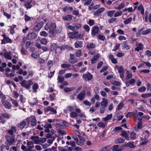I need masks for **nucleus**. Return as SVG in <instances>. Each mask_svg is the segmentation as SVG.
Here are the masks:
<instances>
[{
	"mask_svg": "<svg viewBox=\"0 0 151 151\" xmlns=\"http://www.w3.org/2000/svg\"><path fill=\"white\" fill-rule=\"evenodd\" d=\"M56 28L55 24L54 23H47L45 27V30H47L49 29V33L52 35L54 34Z\"/></svg>",
	"mask_w": 151,
	"mask_h": 151,
	"instance_id": "obj_1",
	"label": "nucleus"
},
{
	"mask_svg": "<svg viewBox=\"0 0 151 151\" xmlns=\"http://www.w3.org/2000/svg\"><path fill=\"white\" fill-rule=\"evenodd\" d=\"M33 84V82L31 80H29L27 81L24 80L20 83L22 86L27 89H29L30 88L31 86Z\"/></svg>",
	"mask_w": 151,
	"mask_h": 151,
	"instance_id": "obj_2",
	"label": "nucleus"
},
{
	"mask_svg": "<svg viewBox=\"0 0 151 151\" xmlns=\"http://www.w3.org/2000/svg\"><path fill=\"white\" fill-rule=\"evenodd\" d=\"M5 138L6 142H7L6 143L9 146L11 145L14 142L15 140L14 136L10 137L8 135H6L5 136Z\"/></svg>",
	"mask_w": 151,
	"mask_h": 151,
	"instance_id": "obj_3",
	"label": "nucleus"
},
{
	"mask_svg": "<svg viewBox=\"0 0 151 151\" xmlns=\"http://www.w3.org/2000/svg\"><path fill=\"white\" fill-rule=\"evenodd\" d=\"M17 129L15 126H12L11 127L10 129L8 130L7 132L11 136H14V134L17 132Z\"/></svg>",
	"mask_w": 151,
	"mask_h": 151,
	"instance_id": "obj_4",
	"label": "nucleus"
},
{
	"mask_svg": "<svg viewBox=\"0 0 151 151\" xmlns=\"http://www.w3.org/2000/svg\"><path fill=\"white\" fill-rule=\"evenodd\" d=\"M99 28L98 26H94L91 30V34L92 36L94 37V36H96L98 34Z\"/></svg>",
	"mask_w": 151,
	"mask_h": 151,
	"instance_id": "obj_5",
	"label": "nucleus"
},
{
	"mask_svg": "<svg viewBox=\"0 0 151 151\" xmlns=\"http://www.w3.org/2000/svg\"><path fill=\"white\" fill-rule=\"evenodd\" d=\"M26 36L28 40H32L36 38L37 35L34 32H32L28 34Z\"/></svg>",
	"mask_w": 151,
	"mask_h": 151,
	"instance_id": "obj_6",
	"label": "nucleus"
},
{
	"mask_svg": "<svg viewBox=\"0 0 151 151\" xmlns=\"http://www.w3.org/2000/svg\"><path fill=\"white\" fill-rule=\"evenodd\" d=\"M1 102L2 104L6 108L10 109L11 108L12 105L7 100L5 99Z\"/></svg>",
	"mask_w": 151,
	"mask_h": 151,
	"instance_id": "obj_7",
	"label": "nucleus"
},
{
	"mask_svg": "<svg viewBox=\"0 0 151 151\" xmlns=\"http://www.w3.org/2000/svg\"><path fill=\"white\" fill-rule=\"evenodd\" d=\"M86 94V92L84 91H81L77 96V98L80 101H81L83 100L85 97Z\"/></svg>",
	"mask_w": 151,
	"mask_h": 151,
	"instance_id": "obj_8",
	"label": "nucleus"
},
{
	"mask_svg": "<svg viewBox=\"0 0 151 151\" xmlns=\"http://www.w3.org/2000/svg\"><path fill=\"white\" fill-rule=\"evenodd\" d=\"M83 78L87 79L88 81H90L92 78L93 76L90 73L88 72L86 74H83Z\"/></svg>",
	"mask_w": 151,
	"mask_h": 151,
	"instance_id": "obj_9",
	"label": "nucleus"
},
{
	"mask_svg": "<svg viewBox=\"0 0 151 151\" xmlns=\"http://www.w3.org/2000/svg\"><path fill=\"white\" fill-rule=\"evenodd\" d=\"M105 10V8L104 7H102L100 8L94 12V14L95 16H99L101 13Z\"/></svg>",
	"mask_w": 151,
	"mask_h": 151,
	"instance_id": "obj_10",
	"label": "nucleus"
},
{
	"mask_svg": "<svg viewBox=\"0 0 151 151\" xmlns=\"http://www.w3.org/2000/svg\"><path fill=\"white\" fill-rule=\"evenodd\" d=\"M44 24L43 22H41L38 23L34 27V29L35 31H39L42 27Z\"/></svg>",
	"mask_w": 151,
	"mask_h": 151,
	"instance_id": "obj_11",
	"label": "nucleus"
},
{
	"mask_svg": "<svg viewBox=\"0 0 151 151\" xmlns=\"http://www.w3.org/2000/svg\"><path fill=\"white\" fill-rule=\"evenodd\" d=\"M44 128L45 129V131L47 133L50 132L49 129L52 128V126L50 124L46 123V124L44 126Z\"/></svg>",
	"mask_w": 151,
	"mask_h": 151,
	"instance_id": "obj_12",
	"label": "nucleus"
},
{
	"mask_svg": "<svg viewBox=\"0 0 151 151\" xmlns=\"http://www.w3.org/2000/svg\"><path fill=\"white\" fill-rule=\"evenodd\" d=\"M44 111L45 113H47L49 111H50L55 114H56L57 113V111L55 109L50 106H48L47 108H45Z\"/></svg>",
	"mask_w": 151,
	"mask_h": 151,
	"instance_id": "obj_13",
	"label": "nucleus"
},
{
	"mask_svg": "<svg viewBox=\"0 0 151 151\" xmlns=\"http://www.w3.org/2000/svg\"><path fill=\"white\" fill-rule=\"evenodd\" d=\"M58 50H63L65 49H68L69 50L73 49V48L69 47L68 45H62L60 47H58Z\"/></svg>",
	"mask_w": 151,
	"mask_h": 151,
	"instance_id": "obj_14",
	"label": "nucleus"
},
{
	"mask_svg": "<svg viewBox=\"0 0 151 151\" xmlns=\"http://www.w3.org/2000/svg\"><path fill=\"white\" fill-rule=\"evenodd\" d=\"M108 103V100L106 99L103 98L102 101L101 102V106H107Z\"/></svg>",
	"mask_w": 151,
	"mask_h": 151,
	"instance_id": "obj_15",
	"label": "nucleus"
},
{
	"mask_svg": "<svg viewBox=\"0 0 151 151\" xmlns=\"http://www.w3.org/2000/svg\"><path fill=\"white\" fill-rule=\"evenodd\" d=\"M79 140L80 141L77 142V145L80 146L83 145V144L84 142L85 141V139L84 138L81 136H79L78 137Z\"/></svg>",
	"mask_w": 151,
	"mask_h": 151,
	"instance_id": "obj_16",
	"label": "nucleus"
},
{
	"mask_svg": "<svg viewBox=\"0 0 151 151\" xmlns=\"http://www.w3.org/2000/svg\"><path fill=\"white\" fill-rule=\"evenodd\" d=\"M76 48L81 47H83V42L79 40L77 41L75 43Z\"/></svg>",
	"mask_w": 151,
	"mask_h": 151,
	"instance_id": "obj_17",
	"label": "nucleus"
},
{
	"mask_svg": "<svg viewBox=\"0 0 151 151\" xmlns=\"http://www.w3.org/2000/svg\"><path fill=\"white\" fill-rule=\"evenodd\" d=\"M114 68L115 69H117L118 70L119 73H122V72H124V68L122 66H119L118 65H116Z\"/></svg>",
	"mask_w": 151,
	"mask_h": 151,
	"instance_id": "obj_18",
	"label": "nucleus"
},
{
	"mask_svg": "<svg viewBox=\"0 0 151 151\" xmlns=\"http://www.w3.org/2000/svg\"><path fill=\"white\" fill-rule=\"evenodd\" d=\"M6 145L4 144L2 145L1 146V151H3L4 149H6V150H8L9 149V145L6 143Z\"/></svg>",
	"mask_w": 151,
	"mask_h": 151,
	"instance_id": "obj_19",
	"label": "nucleus"
},
{
	"mask_svg": "<svg viewBox=\"0 0 151 151\" xmlns=\"http://www.w3.org/2000/svg\"><path fill=\"white\" fill-rule=\"evenodd\" d=\"M57 44L55 43H53L51 46V50H55L56 52H57V50H58Z\"/></svg>",
	"mask_w": 151,
	"mask_h": 151,
	"instance_id": "obj_20",
	"label": "nucleus"
},
{
	"mask_svg": "<svg viewBox=\"0 0 151 151\" xmlns=\"http://www.w3.org/2000/svg\"><path fill=\"white\" fill-rule=\"evenodd\" d=\"M31 1H27L24 4V6L27 9L31 8L32 6Z\"/></svg>",
	"mask_w": 151,
	"mask_h": 151,
	"instance_id": "obj_21",
	"label": "nucleus"
},
{
	"mask_svg": "<svg viewBox=\"0 0 151 151\" xmlns=\"http://www.w3.org/2000/svg\"><path fill=\"white\" fill-rule=\"evenodd\" d=\"M135 80L134 78H132L131 79L127 82L126 85L127 87L129 86L130 85L133 84L135 82Z\"/></svg>",
	"mask_w": 151,
	"mask_h": 151,
	"instance_id": "obj_22",
	"label": "nucleus"
},
{
	"mask_svg": "<svg viewBox=\"0 0 151 151\" xmlns=\"http://www.w3.org/2000/svg\"><path fill=\"white\" fill-rule=\"evenodd\" d=\"M119 147L118 145H113L112 148V151H122V148H119Z\"/></svg>",
	"mask_w": 151,
	"mask_h": 151,
	"instance_id": "obj_23",
	"label": "nucleus"
},
{
	"mask_svg": "<svg viewBox=\"0 0 151 151\" xmlns=\"http://www.w3.org/2000/svg\"><path fill=\"white\" fill-rule=\"evenodd\" d=\"M72 16L71 15H68L66 16H63V19L64 20L70 21L72 20Z\"/></svg>",
	"mask_w": 151,
	"mask_h": 151,
	"instance_id": "obj_24",
	"label": "nucleus"
},
{
	"mask_svg": "<svg viewBox=\"0 0 151 151\" xmlns=\"http://www.w3.org/2000/svg\"><path fill=\"white\" fill-rule=\"evenodd\" d=\"M39 88L38 85L37 83H34L32 86V88L33 90V92L35 93H37V90Z\"/></svg>",
	"mask_w": 151,
	"mask_h": 151,
	"instance_id": "obj_25",
	"label": "nucleus"
},
{
	"mask_svg": "<svg viewBox=\"0 0 151 151\" xmlns=\"http://www.w3.org/2000/svg\"><path fill=\"white\" fill-rule=\"evenodd\" d=\"M2 36L3 37V38L7 43H11L12 42V40L8 37H7L6 35L3 34Z\"/></svg>",
	"mask_w": 151,
	"mask_h": 151,
	"instance_id": "obj_26",
	"label": "nucleus"
},
{
	"mask_svg": "<svg viewBox=\"0 0 151 151\" xmlns=\"http://www.w3.org/2000/svg\"><path fill=\"white\" fill-rule=\"evenodd\" d=\"M143 45L141 43H139L137 47L135 48V50L137 51H139L140 50H142L143 48Z\"/></svg>",
	"mask_w": 151,
	"mask_h": 151,
	"instance_id": "obj_27",
	"label": "nucleus"
},
{
	"mask_svg": "<svg viewBox=\"0 0 151 151\" xmlns=\"http://www.w3.org/2000/svg\"><path fill=\"white\" fill-rule=\"evenodd\" d=\"M37 124V121L36 119L34 117H32L31 119V125L33 127L35 126Z\"/></svg>",
	"mask_w": 151,
	"mask_h": 151,
	"instance_id": "obj_28",
	"label": "nucleus"
},
{
	"mask_svg": "<svg viewBox=\"0 0 151 151\" xmlns=\"http://www.w3.org/2000/svg\"><path fill=\"white\" fill-rule=\"evenodd\" d=\"M141 96L144 99H146L151 97V93H145L141 95Z\"/></svg>",
	"mask_w": 151,
	"mask_h": 151,
	"instance_id": "obj_29",
	"label": "nucleus"
},
{
	"mask_svg": "<svg viewBox=\"0 0 151 151\" xmlns=\"http://www.w3.org/2000/svg\"><path fill=\"white\" fill-rule=\"evenodd\" d=\"M112 116V114L108 115L106 117L103 118H102V120L103 121H108L109 120L111 119Z\"/></svg>",
	"mask_w": 151,
	"mask_h": 151,
	"instance_id": "obj_30",
	"label": "nucleus"
},
{
	"mask_svg": "<svg viewBox=\"0 0 151 151\" xmlns=\"http://www.w3.org/2000/svg\"><path fill=\"white\" fill-rule=\"evenodd\" d=\"M78 61V60L75 57H70L69 60V62L72 64H74L77 62Z\"/></svg>",
	"mask_w": 151,
	"mask_h": 151,
	"instance_id": "obj_31",
	"label": "nucleus"
},
{
	"mask_svg": "<svg viewBox=\"0 0 151 151\" xmlns=\"http://www.w3.org/2000/svg\"><path fill=\"white\" fill-rule=\"evenodd\" d=\"M75 89L74 87H66L64 88V90L66 92H68L73 91Z\"/></svg>",
	"mask_w": 151,
	"mask_h": 151,
	"instance_id": "obj_32",
	"label": "nucleus"
},
{
	"mask_svg": "<svg viewBox=\"0 0 151 151\" xmlns=\"http://www.w3.org/2000/svg\"><path fill=\"white\" fill-rule=\"evenodd\" d=\"M74 27L75 29V31L78 30L79 28H81L82 27L81 24L78 23H75L74 25Z\"/></svg>",
	"mask_w": 151,
	"mask_h": 151,
	"instance_id": "obj_33",
	"label": "nucleus"
},
{
	"mask_svg": "<svg viewBox=\"0 0 151 151\" xmlns=\"http://www.w3.org/2000/svg\"><path fill=\"white\" fill-rule=\"evenodd\" d=\"M115 12V11L114 10L109 11L107 13V15L108 17H111L113 16Z\"/></svg>",
	"mask_w": 151,
	"mask_h": 151,
	"instance_id": "obj_34",
	"label": "nucleus"
},
{
	"mask_svg": "<svg viewBox=\"0 0 151 151\" xmlns=\"http://www.w3.org/2000/svg\"><path fill=\"white\" fill-rule=\"evenodd\" d=\"M26 125V122L25 121H23L20 123L19 126L20 129H22Z\"/></svg>",
	"mask_w": 151,
	"mask_h": 151,
	"instance_id": "obj_35",
	"label": "nucleus"
},
{
	"mask_svg": "<svg viewBox=\"0 0 151 151\" xmlns=\"http://www.w3.org/2000/svg\"><path fill=\"white\" fill-rule=\"evenodd\" d=\"M121 135L126 139H127L128 138V135L126 131H122L121 133Z\"/></svg>",
	"mask_w": 151,
	"mask_h": 151,
	"instance_id": "obj_36",
	"label": "nucleus"
},
{
	"mask_svg": "<svg viewBox=\"0 0 151 151\" xmlns=\"http://www.w3.org/2000/svg\"><path fill=\"white\" fill-rule=\"evenodd\" d=\"M106 106L101 105L100 109V113L101 114H103L106 110Z\"/></svg>",
	"mask_w": 151,
	"mask_h": 151,
	"instance_id": "obj_37",
	"label": "nucleus"
},
{
	"mask_svg": "<svg viewBox=\"0 0 151 151\" xmlns=\"http://www.w3.org/2000/svg\"><path fill=\"white\" fill-rule=\"evenodd\" d=\"M95 47V45L93 43H91L89 44H88L86 45V47L88 49L90 48H94Z\"/></svg>",
	"mask_w": 151,
	"mask_h": 151,
	"instance_id": "obj_38",
	"label": "nucleus"
},
{
	"mask_svg": "<svg viewBox=\"0 0 151 151\" xmlns=\"http://www.w3.org/2000/svg\"><path fill=\"white\" fill-rule=\"evenodd\" d=\"M125 140L122 138H120L117 139L116 140V143H122L124 142Z\"/></svg>",
	"mask_w": 151,
	"mask_h": 151,
	"instance_id": "obj_39",
	"label": "nucleus"
},
{
	"mask_svg": "<svg viewBox=\"0 0 151 151\" xmlns=\"http://www.w3.org/2000/svg\"><path fill=\"white\" fill-rule=\"evenodd\" d=\"M111 83L113 85L119 86L121 84V83L120 82L116 81H113L111 82Z\"/></svg>",
	"mask_w": 151,
	"mask_h": 151,
	"instance_id": "obj_40",
	"label": "nucleus"
},
{
	"mask_svg": "<svg viewBox=\"0 0 151 151\" xmlns=\"http://www.w3.org/2000/svg\"><path fill=\"white\" fill-rule=\"evenodd\" d=\"M69 38L70 39H73L76 38L75 34L74 33L70 32L68 33Z\"/></svg>",
	"mask_w": 151,
	"mask_h": 151,
	"instance_id": "obj_41",
	"label": "nucleus"
},
{
	"mask_svg": "<svg viewBox=\"0 0 151 151\" xmlns=\"http://www.w3.org/2000/svg\"><path fill=\"white\" fill-rule=\"evenodd\" d=\"M142 127V124L140 122H138L137 124V127L135 126L134 128L136 131H138V129H141Z\"/></svg>",
	"mask_w": 151,
	"mask_h": 151,
	"instance_id": "obj_42",
	"label": "nucleus"
},
{
	"mask_svg": "<svg viewBox=\"0 0 151 151\" xmlns=\"http://www.w3.org/2000/svg\"><path fill=\"white\" fill-rule=\"evenodd\" d=\"M132 18L130 17L124 21V23L125 24H127L130 23L132 21Z\"/></svg>",
	"mask_w": 151,
	"mask_h": 151,
	"instance_id": "obj_43",
	"label": "nucleus"
},
{
	"mask_svg": "<svg viewBox=\"0 0 151 151\" xmlns=\"http://www.w3.org/2000/svg\"><path fill=\"white\" fill-rule=\"evenodd\" d=\"M98 126L99 127L104 128L106 126V124L101 122L98 124Z\"/></svg>",
	"mask_w": 151,
	"mask_h": 151,
	"instance_id": "obj_44",
	"label": "nucleus"
},
{
	"mask_svg": "<svg viewBox=\"0 0 151 151\" xmlns=\"http://www.w3.org/2000/svg\"><path fill=\"white\" fill-rule=\"evenodd\" d=\"M123 47L127 50H128L130 48L129 45L128 44L126 41L124 42L123 44Z\"/></svg>",
	"mask_w": 151,
	"mask_h": 151,
	"instance_id": "obj_45",
	"label": "nucleus"
},
{
	"mask_svg": "<svg viewBox=\"0 0 151 151\" xmlns=\"http://www.w3.org/2000/svg\"><path fill=\"white\" fill-rule=\"evenodd\" d=\"M0 98L1 99V101L6 99V96L4 94L2 93L0 91Z\"/></svg>",
	"mask_w": 151,
	"mask_h": 151,
	"instance_id": "obj_46",
	"label": "nucleus"
},
{
	"mask_svg": "<svg viewBox=\"0 0 151 151\" xmlns=\"http://www.w3.org/2000/svg\"><path fill=\"white\" fill-rule=\"evenodd\" d=\"M151 31V29H147L143 31L142 32V34L143 35H147Z\"/></svg>",
	"mask_w": 151,
	"mask_h": 151,
	"instance_id": "obj_47",
	"label": "nucleus"
},
{
	"mask_svg": "<svg viewBox=\"0 0 151 151\" xmlns=\"http://www.w3.org/2000/svg\"><path fill=\"white\" fill-rule=\"evenodd\" d=\"M146 90V88L144 86H143L142 87H139L138 89V91L140 93H142V92H144Z\"/></svg>",
	"mask_w": 151,
	"mask_h": 151,
	"instance_id": "obj_48",
	"label": "nucleus"
},
{
	"mask_svg": "<svg viewBox=\"0 0 151 151\" xmlns=\"http://www.w3.org/2000/svg\"><path fill=\"white\" fill-rule=\"evenodd\" d=\"M70 116L71 117L74 118L77 117L78 114L75 112L73 111L70 113Z\"/></svg>",
	"mask_w": 151,
	"mask_h": 151,
	"instance_id": "obj_49",
	"label": "nucleus"
},
{
	"mask_svg": "<svg viewBox=\"0 0 151 151\" xmlns=\"http://www.w3.org/2000/svg\"><path fill=\"white\" fill-rule=\"evenodd\" d=\"M127 74L125 77V78L126 80H128L131 78L132 77V74L130 73L128 71H127Z\"/></svg>",
	"mask_w": 151,
	"mask_h": 151,
	"instance_id": "obj_50",
	"label": "nucleus"
},
{
	"mask_svg": "<svg viewBox=\"0 0 151 151\" xmlns=\"http://www.w3.org/2000/svg\"><path fill=\"white\" fill-rule=\"evenodd\" d=\"M2 116L4 118H6L7 119H9L10 118L11 115L8 114L6 113H3L1 114Z\"/></svg>",
	"mask_w": 151,
	"mask_h": 151,
	"instance_id": "obj_51",
	"label": "nucleus"
},
{
	"mask_svg": "<svg viewBox=\"0 0 151 151\" xmlns=\"http://www.w3.org/2000/svg\"><path fill=\"white\" fill-rule=\"evenodd\" d=\"M11 101L12 104L14 105L15 107H18V103L16 100L14 99H11Z\"/></svg>",
	"mask_w": 151,
	"mask_h": 151,
	"instance_id": "obj_52",
	"label": "nucleus"
},
{
	"mask_svg": "<svg viewBox=\"0 0 151 151\" xmlns=\"http://www.w3.org/2000/svg\"><path fill=\"white\" fill-rule=\"evenodd\" d=\"M127 146L131 148H134L135 147L133 144V142H129L127 144Z\"/></svg>",
	"mask_w": 151,
	"mask_h": 151,
	"instance_id": "obj_53",
	"label": "nucleus"
},
{
	"mask_svg": "<svg viewBox=\"0 0 151 151\" xmlns=\"http://www.w3.org/2000/svg\"><path fill=\"white\" fill-rule=\"evenodd\" d=\"M89 54H91L92 55H94V57H99L100 56V54L97 53L95 51L90 52Z\"/></svg>",
	"mask_w": 151,
	"mask_h": 151,
	"instance_id": "obj_54",
	"label": "nucleus"
},
{
	"mask_svg": "<svg viewBox=\"0 0 151 151\" xmlns=\"http://www.w3.org/2000/svg\"><path fill=\"white\" fill-rule=\"evenodd\" d=\"M124 106V103L121 102L118 105L117 108L118 110H121Z\"/></svg>",
	"mask_w": 151,
	"mask_h": 151,
	"instance_id": "obj_55",
	"label": "nucleus"
},
{
	"mask_svg": "<svg viewBox=\"0 0 151 151\" xmlns=\"http://www.w3.org/2000/svg\"><path fill=\"white\" fill-rule=\"evenodd\" d=\"M98 57H94L91 58V64H93L95 63L96 61L98 60Z\"/></svg>",
	"mask_w": 151,
	"mask_h": 151,
	"instance_id": "obj_56",
	"label": "nucleus"
},
{
	"mask_svg": "<svg viewBox=\"0 0 151 151\" xmlns=\"http://www.w3.org/2000/svg\"><path fill=\"white\" fill-rule=\"evenodd\" d=\"M40 42L42 44L45 45L47 43V40L45 38H43L41 40Z\"/></svg>",
	"mask_w": 151,
	"mask_h": 151,
	"instance_id": "obj_57",
	"label": "nucleus"
},
{
	"mask_svg": "<svg viewBox=\"0 0 151 151\" xmlns=\"http://www.w3.org/2000/svg\"><path fill=\"white\" fill-rule=\"evenodd\" d=\"M83 28L86 32H89L90 30L89 27L87 24H86L83 26Z\"/></svg>",
	"mask_w": 151,
	"mask_h": 151,
	"instance_id": "obj_58",
	"label": "nucleus"
},
{
	"mask_svg": "<svg viewBox=\"0 0 151 151\" xmlns=\"http://www.w3.org/2000/svg\"><path fill=\"white\" fill-rule=\"evenodd\" d=\"M122 12L121 11H119L116 12L114 15V17H117L122 15Z\"/></svg>",
	"mask_w": 151,
	"mask_h": 151,
	"instance_id": "obj_59",
	"label": "nucleus"
},
{
	"mask_svg": "<svg viewBox=\"0 0 151 151\" xmlns=\"http://www.w3.org/2000/svg\"><path fill=\"white\" fill-rule=\"evenodd\" d=\"M55 98V93H53L50 95V98L51 101H53Z\"/></svg>",
	"mask_w": 151,
	"mask_h": 151,
	"instance_id": "obj_60",
	"label": "nucleus"
},
{
	"mask_svg": "<svg viewBox=\"0 0 151 151\" xmlns=\"http://www.w3.org/2000/svg\"><path fill=\"white\" fill-rule=\"evenodd\" d=\"M19 94L17 91H14L13 92V97L15 99H17L19 96Z\"/></svg>",
	"mask_w": 151,
	"mask_h": 151,
	"instance_id": "obj_61",
	"label": "nucleus"
},
{
	"mask_svg": "<svg viewBox=\"0 0 151 151\" xmlns=\"http://www.w3.org/2000/svg\"><path fill=\"white\" fill-rule=\"evenodd\" d=\"M58 81L60 83H62L64 81V79L63 77H61L60 76H58Z\"/></svg>",
	"mask_w": 151,
	"mask_h": 151,
	"instance_id": "obj_62",
	"label": "nucleus"
},
{
	"mask_svg": "<svg viewBox=\"0 0 151 151\" xmlns=\"http://www.w3.org/2000/svg\"><path fill=\"white\" fill-rule=\"evenodd\" d=\"M40 35L41 36H43L45 37L48 36L47 33L45 31H42L40 32Z\"/></svg>",
	"mask_w": 151,
	"mask_h": 151,
	"instance_id": "obj_63",
	"label": "nucleus"
},
{
	"mask_svg": "<svg viewBox=\"0 0 151 151\" xmlns=\"http://www.w3.org/2000/svg\"><path fill=\"white\" fill-rule=\"evenodd\" d=\"M109 58L111 60V62L114 64L117 63V61L116 59L114 58V57H109Z\"/></svg>",
	"mask_w": 151,
	"mask_h": 151,
	"instance_id": "obj_64",
	"label": "nucleus"
}]
</instances>
